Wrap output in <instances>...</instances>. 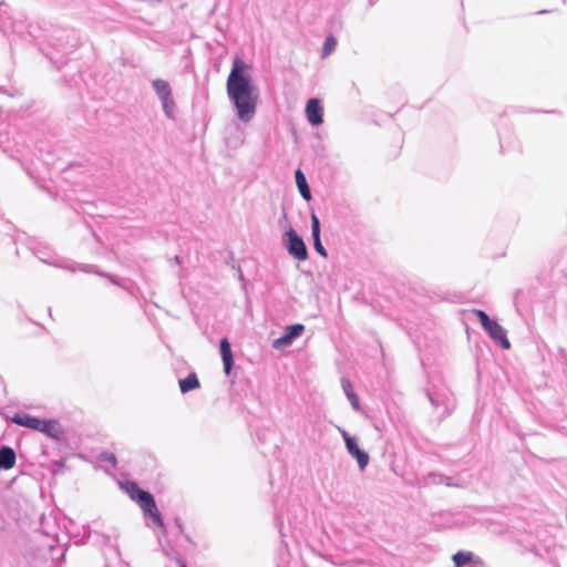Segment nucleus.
I'll return each instance as SVG.
<instances>
[{"mask_svg":"<svg viewBox=\"0 0 567 567\" xmlns=\"http://www.w3.org/2000/svg\"><path fill=\"white\" fill-rule=\"evenodd\" d=\"M250 69L249 64L236 56L226 82L229 102L243 123H249L257 111L258 90L252 82Z\"/></svg>","mask_w":567,"mask_h":567,"instance_id":"nucleus-1","label":"nucleus"},{"mask_svg":"<svg viewBox=\"0 0 567 567\" xmlns=\"http://www.w3.org/2000/svg\"><path fill=\"white\" fill-rule=\"evenodd\" d=\"M127 493L131 498L142 508L144 515L152 519L156 526H163V519L161 513L157 509L153 495L144 489H141L135 483H130L127 486Z\"/></svg>","mask_w":567,"mask_h":567,"instance_id":"nucleus-2","label":"nucleus"},{"mask_svg":"<svg viewBox=\"0 0 567 567\" xmlns=\"http://www.w3.org/2000/svg\"><path fill=\"white\" fill-rule=\"evenodd\" d=\"M152 87H153L157 99L161 101L164 114L169 120H175L176 104H175V100L173 97V93H172L169 83L166 80L155 79L152 81Z\"/></svg>","mask_w":567,"mask_h":567,"instance_id":"nucleus-3","label":"nucleus"},{"mask_svg":"<svg viewBox=\"0 0 567 567\" xmlns=\"http://www.w3.org/2000/svg\"><path fill=\"white\" fill-rule=\"evenodd\" d=\"M285 237L288 252L298 260H306L308 250L303 239L292 228L286 231Z\"/></svg>","mask_w":567,"mask_h":567,"instance_id":"nucleus-4","label":"nucleus"},{"mask_svg":"<svg viewBox=\"0 0 567 567\" xmlns=\"http://www.w3.org/2000/svg\"><path fill=\"white\" fill-rule=\"evenodd\" d=\"M340 433L344 440L348 453L358 462L359 468L364 470L369 464V455L361 450L355 437L351 436L347 431L340 429Z\"/></svg>","mask_w":567,"mask_h":567,"instance_id":"nucleus-5","label":"nucleus"},{"mask_svg":"<svg viewBox=\"0 0 567 567\" xmlns=\"http://www.w3.org/2000/svg\"><path fill=\"white\" fill-rule=\"evenodd\" d=\"M303 331L305 326L301 323L287 326L284 334L272 341V348L279 350L289 347Z\"/></svg>","mask_w":567,"mask_h":567,"instance_id":"nucleus-6","label":"nucleus"},{"mask_svg":"<svg viewBox=\"0 0 567 567\" xmlns=\"http://www.w3.org/2000/svg\"><path fill=\"white\" fill-rule=\"evenodd\" d=\"M306 116L312 126L323 123V107L318 99H310L306 104Z\"/></svg>","mask_w":567,"mask_h":567,"instance_id":"nucleus-7","label":"nucleus"},{"mask_svg":"<svg viewBox=\"0 0 567 567\" xmlns=\"http://www.w3.org/2000/svg\"><path fill=\"white\" fill-rule=\"evenodd\" d=\"M484 330L488 336L497 342L503 349H509L511 343L507 339L506 330L495 320H492Z\"/></svg>","mask_w":567,"mask_h":567,"instance_id":"nucleus-8","label":"nucleus"},{"mask_svg":"<svg viewBox=\"0 0 567 567\" xmlns=\"http://www.w3.org/2000/svg\"><path fill=\"white\" fill-rule=\"evenodd\" d=\"M311 235L313 238V246L316 251L320 254L322 257H327V250L322 246L320 239V221L315 214H312L311 216Z\"/></svg>","mask_w":567,"mask_h":567,"instance_id":"nucleus-9","label":"nucleus"},{"mask_svg":"<svg viewBox=\"0 0 567 567\" xmlns=\"http://www.w3.org/2000/svg\"><path fill=\"white\" fill-rule=\"evenodd\" d=\"M220 355L224 363V371L228 375L230 373L234 360L230 343L226 338L220 340Z\"/></svg>","mask_w":567,"mask_h":567,"instance_id":"nucleus-10","label":"nucleus"},{"mask_svg":"<svg viewBox=\"0 0 567 567\" xmlns=\"http://www.w3.org/2000/svg\"><path fill=\"white\" fill-rule=\"evenodd\" d=\"M16 452L10 446L0 447V468L10 470L16 464Z\"/></svg>","mask_w":567,"mask_h":567,"instance_id":"nucleus-11","label":"nucleus"},{"mask_svg":"<svg viewBox=\"0 0 567 567\" xmlns=\"http://www.w3.org/2000/svg\"><path fill=\"white\" fill-rule=\"evenodd\" d=\"M40 429L38 431L47 435L59 439L62 435L60 424L55 420H41Z\"/></svg>","mask_w":567,"mask_h":567,"instance_id":"nucleus-12","label":"nucleus"},{"mask_svg":"<svg viewBox=\"0 0 567 567\" xmlns=\"http://www.w3.org/2000/svg\"><path fill=\"white\" fill-rule=\"evenodd\" d=\"M12 421L18 425H21V426H24L28 429H32V430H37V431L40 429V424H41L40 423L41 419L31 416L29 414H16L12 417Z\"/></svg>","mask_w":567,"mask_h":567,"instance_id":"nucleus-13","label":"nucleus"},{"mask_svg":"<svg viewBox=\"0 0 567 567\" xmlns=\"http://www.w3.org/2000/svg\"><path fill=\"white\" fill-rule=\"evenodd\" d=\"M341 386H342V390H343L346 396L350 401L351 406L353 408V410L359 411L360 402H359V399H358L357 394L353 391V386H352L350 380L347 379V378H342L341 379Z\"/></svg>","mask_w":567,"mask_h":567,"instance_id":"nucleus-14","label":"nucleus"},{"mask_svg":"<svg viewBox=\"0 0 567 567\" xmlns=\"http://www.w3.org/2000/svg\"><path fill=\"white\" fill-rule=\"evenodd\" d=\"M295 178H296V184H297L300 195L306 200H309L311 198V192H310V188L307 183L305 174L300 169H297L295 173Z\"/></svg>","mask_w":567,"mask_h":567,"instance_id":"nucleus-15","label":"nucleus"},{"mask_svg":"<svg viewBox=\"0 0 567 567\" xmlns=\"http://www.w3.org/2000/svg\"><path fill=\"white\" fill-rule=\"evenodd\" d=\"M199 386V380L194 372L189 373L185 379L179 380V389L182 393L190 392Z\"/></svg>","mask_w":567,"mask_h":567,"instance_id":"nucleus-16","label":"nucleus"},{"mask_svg":"<svg viewBox=\"0 0 567 567\" xmlns=\"http://www.w3.org/2000/svg\"><path fill=\"white\" fill-rule=\"evenodd\" d=\"M424 484H445L446 486H460V484L454 483L453 480L449 476H444L437 473H429L423 481Z\"/></svg>","mask_w":567,"mask_h":567,"instance_id":"nucleus-17","label":"nucleus"},{"mask_svg":"<svg viewBox=\"0 0 567 567\" xmlns=\"http://www.w3.org/2000/svg\"><path fill=\"white\" fill-rule=\"evenodd\" d=\"M473 554L471 551H457L453 555L455 567H464L471 561Z\"/></svg>","mask_w":567,"mask_h":567,"instance_id":"nucleus-18","label":"nucleus"},{"mask_svg":"<svg viewBox=\"0 0 567 567\" xmlns=\"http://www.w3.org/2000/svg\"><path fill=\"white\" fill-rule=\"evenodd\" d=\"M336 47H337L336 38L333 35H328L323 43L321 56L323 59L329 56L336 50Z\"/></svg>","mask_w":567,"mask_h":567,"instance_id":"nucleus-19","label":"nucleus"},{"mask_svg":"<svg viewBox=\"0 0 567 567\" xmlns=\"http://www.w3.org/2000/svg\"><path fill=\"white\" fill-rule=\"evenodd\" d=\"M473 313L478 318L483 328H485L492 321L488 315L483 310L474 309Z\"/></svg>","mask_w":567,"mask_h":567,"instance_id":"nucleus-20","label":"nucleus"},{"mask_svg":"<svg viewBox=\"0 0 567 567\" xmlns=\"http://www.w3.org/2000/svg\"><path fill=\"white\" fill-rule=\"evenodd\" d=\"M473 313L478 318L483 328H485L492 321L488 315L483 310L474 309Z\"/></svg>","mask_w":567,"mask_h":567,"instance_id":"nucleus-21","label":"nucleus"},{"mask_svg":"<svg viewBox=\"0 0 567 567\" xmlns=\"http://www.w3.org/2000/svg\"><path fill=\"white\" fill-rule=\"evenodd\" d=\"M104 460H106L107 462L112 463L113 465L116 464V456L114 454H112V453L105 454Z\"/></svg>","mask_w":567,"mask_h":567,"instance_id":"nucleus-22","label":"nucleus"},{"mask_svg":"<svg viewBox=\"0 0 567 567\" xmlns=\"http://www.w3.org/2000/svg\"><path fill=\"white\" fill-rule=\"evenodd\" d=\"M427 395H429V399H430V401H431L432 405H434V406H439V405H440V401H439L436 398H434V396H433L432 394H430V393H429Z\"/></svg>","mask_w":567,"mask_h":567,"instance_id":"nucleus-23","label":"nucleus"},{"mask_svg":"<svg viewBox=\"0 0 567 567\" xmlns=\"http://www.w3.org/2000/svg\"><path fill=\"white\" fill-rule=\"evenodd\" d=\"M179 567H187V566L183 564V565H181Z\"/></svg>","mask_w":567,"mask_h":567,"instance_id":"nucleus-24","label":"nucleus"}]
</instances>
